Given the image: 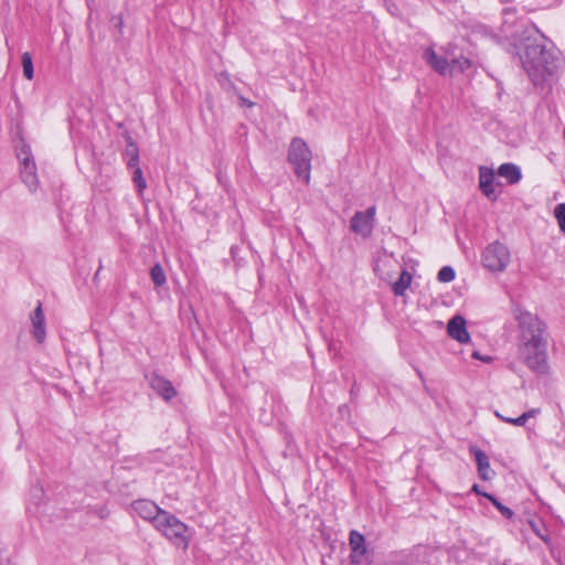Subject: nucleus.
<instances>
[{"label": "nucleus", "instance_id": "obj_11", "mask_svg": "<svg viewBox=\"0 0 565 565\" xmlns=\"http://www.w3.org/2000/svg\"><path fill=\"white\" fill-rule=\"evenodd\" d=\"M448 334L460 343H467L470 335L466 329V320L460 316H455L448 322Z\"/></svg>", "mask_w": 565, "mask_h": 565}, {"label": "nucleus", "instance_id": "obj_25", "mask_svg": "<svg viewBox=\"0 0 565 565\" xmlns=\"http://www.w3.org/2000/svg\"><path fill=\"white\" fill-rule=\"evenodd\" d=\"M455 270L450 266L443 267L437 275L440 282H450L455 279Z\"/></svg>", "mask_w": 565, "mask_h": 565}, {"label": "nucleus", "instance_id": "obj_31", "mask_svg": "<svg viewBox=\"0 0 565 565\" xmlns=\"http://www.w3.org/2000/svg\"><path fill=\"white\" fill-rule=\"evenodd\" d=\"M537 535H539L543 541L547 542V539H546L545 536H543V533H539V532H537Z\"/></svg>", "mask_w": 565, "mask_h": 565}, {"label": "nucleus", "instance_id": "obj_3", "mask_svg": "<svg viewBox=\"0 0 565 565\" xmlns=\"http://www.w3.org/2000/svg\"><path fill=\"white\" fill-rule=\"evenodd\" d=\"M154 527L174 545L182 547L183 550L188 548L189 537L186 534L189 527L174 515L167 511L159 514Z\"/></svg>", "mask_w": 565, "mask_h": 565}, {"label": "nucleus", "instance_id": "obj_5", "mask_svg": "<svg viewBox=\"0 0 565 565\" xmlns=\"http://www.w3.org/2000/svg\"><path fill=\"white\" fill-rule=\"evenodd\" d=\"M547 340L519 342V355L521 360L533 371L544 373L546 371Z\"/></svg>", "mask_w": 565, "mask_h": 565}, {"label": "nucleus", "instance_id": "obj_2", "mask_svg": "<svg viewBox=\"0 0 565 565\" xmlns=\"http://www.w3.org/2000/svg\"><path fill=\"white\" fill-rule=\"evenodd\" d=\"M513 315L520 330L519 342L546 340V326L536 315L520 307L513 309Z\"/></svg>", "mask_w": 565, "mask_h": 565}, {"label": "nucleus", "instance_id": "obj_30", "mask_svg": "<svg viewBox=\"0 0 565 565\" xmlns=\"http://www.w3.org/2000/svg\"><path fill=\"white\" fill-rule=\"evenodd\" d=\"M472 491H473V492H476V493H478V494H480V495H483V497H484V493H486V492H482V491L480 490V488H479V486H478V484H473V487H472Z\"/></svg>", "mask_w": 565, "mask_h": 565}, {"label": "nucleus", "instance_id": "obj_4", "mask_svg": "<svg viewBox=\"0 0 565 565\" xmlns=\"http://www.w3.org/2000/svg\"><path fill=\"white\" fill-rule=\"evenodd\" d=\"M311 151L301 138H294L288 150V161L292 164L296 175L306 184L310 181Z\"/></svg>", "mask_w": 565, "mask_h": 565}, {"label": "nucleus", "instance_id": "obj_1", "mask_svg": "<svg viewBox=\"0 0 565 565\" xmlns=\"http://www.w3.org/2000/svg\"><path fill=\"white\" fill-rule=\"evenodd\" d=\"M546 41L543 34L529 35L519 46L520 61L534 83L543 79L545 74H553L557 67V52L553 45L547 47Z\"/></svg>", "mask_w": 565, "mask_h": 565}, {"label": "nucleus", "instance_id": "obj_17", "mask_svg": "<svg viewBox=\"0 0 565 565\" xmlns=\"http://www.w3.org/2000/svg\"><path fill=\"white\" fill-rule=\"evenodd\" d=\"M472 65L471 61L465 56L457 57L451 51L449 52V67L450 72L447 75H454L455 73H463Z\"/></svg>", "mask_w": 565, "mask_h": 565}, {"label": "nucleus", "instance_id": "obj_13", "mask_svg": "<svg viewBox=\"0 0 565 565\" xmlns=\"http://www.w3.org/2000/svg\"><path fill=\"white\" fill-rule=\"evenodd\" d=\"M470 452L475 456L477 461L479 477L484 481L490 480L493 471L490 468V461L487 454L475 446L470 447Z\"/></svg>", "mask_w": 565, "mask_h": 565}, {"label": "nucleus", "instance_id": "obj_22", "mask_svg": "<svg viewBox=\"0 0 565 565\" xmlns=\"http://www.w3.org/2000/svg\"><path fill=\"white\" fill-rule=\"evenodd\" d=\"M21 63L23 68V75L26 79L31 81L34 76L33 62L31 54L29 52H24L21 56Z\"/></svg>", "mask_w": 565, "mask_h": 565}, {"label": "nucleus", "instance_id": "obj_21", "mask_svg": "<svg viewBox=\"0 0 565 565\" xmlns=\"http://www.w3.org/2000/svg\"><path fill=\"white\" fill-rule=\"evenodd\" d=\"M150 277L156 287H161L166 284L167 278L163 268L160 264H156L150 270Z\"/></svg>", "mask_w": 565, "mask_h": 565}, {"label": "nucleus", "instance_id": "obj_28", "mask_svg": "<svg viewBox=\"0 0 565 565\" xmlns=\"http://www.w3.org/2000/svg\"><path fill=\"white\" fill-rule=\"evenodd\" d=\"M540 413L539 408H532L527 412H524L522 415L525 417V423L527 419L535 417Z\"/></svg>", "mask_w": 565, "mask_h": 565}, {"label": "nucleus", "instance_id": "obj_6", "mask_svg": "<svg viewBox=\"0 0 565 565\" xmlns=\"http://www.w3.org/2000/svg\"><path fill=\"white\" fill-rule=\"evenodd\" d=\"M15 152L21 166V179L31 192H35L39 186V180L31 149L22 142L18 148L15 147Z\"/></svg>", "mask_w": 565, "mask_h": 565}, {"label": "nucleus", "instance_id": "obj_27", "mask_svg": "<svg viewBox=\"0 0 565 565\" xmlns=\"http://www.w3.org/2000/svg\"><path fill=\"white\" fill-rule=\"evenodd\" d=\"M495 415L503 422L505 423H509V424H512L514 426H524L525 425V417L523 415L516 417V418H511V417H504L502 415H500L498 412H495Z\"/></svg>", "mask_w": 565, "mask_h": 565}, {"label": "nucleus", "instance_id": "obj_23", "mask_svg": "<svg viewBox=\"0 0 565 565\" xmlns=\"http://www.w3.org/2000/svg\"><path fill=\"white\" fill-rule=\"evenodd\" d=\"M484 497L492 502V504L501 512V514L504 518L511 519L514 515L513 511L510 508L503 505L492 494L484 493Z\"/></svg>", "mask_w": 565, "mask_h": 565}, {"label": "nucleus", "instance_id": "obj_16", "mask_svg": "<svg viewBox=\"0 0 565 565\" xmlns=\"http://www.w3.org/2000/svg\"><path fill=\"white\" fill-rule=\"evenodd\" d=\"M498 174L507 179L511 184H515L521 180V170L513 163L501 164L498 169Z\"/></svg>", "mask_w": 565, "mask_h": 565}, {"label": "nucleus", "instance_id": "obj_8", "mask_svg": "<svg viewBox=\"0 0 565 565\" xmlns=\"http://www.w3.org/2000/svg\"><path fill=\"white\" fill-rule=\"evenodd\" d=\"M375 214V206H370L365 211L355 212L350 222V230L363 238L370 237L374 228Z\"/></svg>", "mask_w": 565, "mask_h": 565}, {"label": "nucleus", "instance_id": "obj_26", "mask_svg": "<svg viewBox=\"0 0 565 565\" xmlns=\"http://www.w3.org/2000/svg\"><path fill=\"white\" fill-rule=\"evenodd\" d=\"M132 180L136 183L138 192L141 193L146 189L147 183L145 178L142 177V171L139 166L135 167Z\"/></svg>", "mask_w": 565, "mask_h": 565}, {"label": "nucleus", "instance_id": "obj_24", "mask_svg": "<svg viewBox=\"0 0 565 565\" xmlns=\"http://www.w3.org/2000/svg\"><path fill=\"white\" fill-rule=\"evenodd\" d=\"M554 216L557 220L559 230L565 234V203L555 206Z\"/></svg>", "mask_w": 565, "mask_h": 565}, {"label": "nucleus", "instance_id": "obj_32", "mask_svg": "<svg viewBox=\"0 0 565 565\" xmlns=\"http://www.w3.org/2000/svg\"><path fill=\"white\" fill-rule=\"evenodd\" d=\"M417 374L419 375L420 379H423L422 372L417 371Z\"/></svg>", "mask_w": 565, "mask_h": 565}, {"label": "nucleus", "instance_id": "obj_7", "mask_svg": "<svg viewBox=\"0 0 565 565\" xmlns=\"http://www.w3.org/2000/svg\"><path fill=\"white\" fill-rule=\"evenodd\" d=\"M510 263V252L503 244H490L482 254V264L490 271H503Z\"/></svg>", "mask_w": 565, "mask_h": 565}, {"label": "nucleus", "instance_id": "obj_15", "mask_svg": "<svg viewBox=\"0 0 565 565\" xmlns=\"http://www.w3.org/2000/svg\"><path fill=\"white\" fill-rule=\"evenodd\" d=\"M480 189L487 198L492 200L497 198L494 173L492 170L486 168L480 169Z\"/></svg>", "mask_w": 565, "mask_h": 565}, {"label": "nucleus", "instance_id": "obj_18", "mask_svg": "<svg viewBox=\"0 0 565 565\" xmlns=\"http://www.w3.org/2000/svg\"><path fill=\"white\" fill-rule=\"evenodd\" d=\"M412 275L406 270H402L399 278L392 285L395 296H404L412 282Z\"/></svg>", "mask_w": 565, "mask_h": 565}, {"label": "nucleus", "instance_id": "obj_20", "mask_svg": "<svg viewBox=\"0 0 565 565\" xmlns=\"http://www.w3.org/2000/svg\"><path fill=\"white\" fill-rule=\"evenodd\" d=\"M126 154L128 157V166L130 168L138 167V164H139V150H138L137 145L131 140V138H129L128 142H127Z\"/></svg>", "mask_w": 565, "mask_h": 565}, {"label": "nucleus", "instance_id": "obj_19", "mask_svg": "<svg viewBox=\"0 0 565 565\" xmlns=\"http://www.w3.org/2000/svg\"><path fill=\"white\" fill-rule=\"evenodd\" d=\"M350 547L354 555L362 556L366 552L364 536L358 531H351L349 537Z\"/></svg>", "mask_w": 565, "mask_h": 565}, {"label": "nucleus", "instance_id": "obj_14", "mask_svg": "<svg viewBox=\"0 0 565 565\" xmlns=\"http://www.w3.org/2000/svg\"><path fill=\"white\" fill-rule=\"evenodd\" d=\"M31 322L33 327V335L39 343H43L45 340V318L42 310V305L39 303L31 316Z\"/></svg>", "mask_w": 565, "mask_h": 565}, {"label": "nucleus", "instance_id": "obj_29", "mask_svg": "<svg viewBox=\"0 0 565 565\" xmlns=\"http://www.w3.org/2000/svg\"><path fill=\"white\" fill-rule=\"evenodd\" d=\"M239 100H241L242 105H246L247 107H253L254 106V103H252L250 100L246 99L243 96H239Z\"/></svg>", "mask_w": 565, "mask_h": 565}, {"label": "nucleus", "instance_id": "obj_10", "mask_svg": "<svg viewBox=\"0 0 565 565\" xmlns=\"http://www.w3.org/2000/svg\"><path fill=\"white\" fill-rule=\"evenodd\" d=\"M132 509L140 518L151 522L153 526L157 523L159 514L164 512V510L150 500H137L132 503Z\"/></svg>", "mask_w": 565, "mask_h": 565}, {"label": "nucleus", "instance_id": "obj_9", "mask_svg": "<svg viewBox=\"0 0 565 565\" xmlns=\"http://www.w3.org/2000/svg\"><path fill=\"white\" fill-rule=\"evenodd\" d=\"M451 45L445 49V55H438L431 47H428L424 52V60L426 63L438 74L447 75L450 71L449 67V52Z\"/></svg>", "mask_w": 565, "mask_h": 565}, {"label": "nucleus", "instance_id": "obj_12", "mask_svg": "<svg viewBox=\"0 0 565 565\" xmlns=\"http://www.w3.org/2000/svg\"><path fill=\"white\" fill-rule=\"evenodd\" d=\"M149 384L151 388L156 391L160 396H162L166 401L171 399L177 394L171 382L160 375L153 374L149 381Z\"/></svg>", "mask_w": 565, "mask_h": 565}]
</instances>
